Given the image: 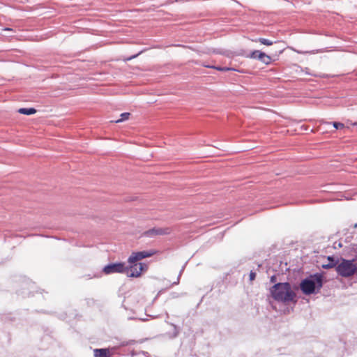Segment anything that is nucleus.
Listing matches in <instances>:
<instances>
[{
    "mask_svg": "<svg viewBox=\"0 0 357 357\" xmlns=\"http://www.w3.org/2000/svg\"><path fill=\"white\" fill-rule=\"evenodd\" d=\"M328 262L327 264H324L321 265V267L324 269H330L332 268H335L338 265L340 259L338 258H335L333 256H328L327 258Z\"/></svg>",
    "mask_w": 357,
    "mask_h": 357,
    "instance_id": "nucleus-8",
    "label": "nucleus"
},
{
    "mask_svg": "<svg viewBox=\"0 0 357 357\" xmlns=\"http://www.w3.org/2000/svg\"><path fill=\"white\" fill-rule=\"evenodd\" d=\"M172 326H174V335H173V337H176V336L178 335V331L177 330V328H176V325H174V324H172Z\"/></svg>",
    "mask_w": 357,
    "mask_h": 357,
    "instance_id": "nucleus-18",
    "label": "nucleus"
},
{
    "mask_svg": "<svg viewBox=\"0 0 357 357\" xmlns=\"http://www.w3.org/2000/svg\"><path fill=\"white\" fill-rule=\"evenodd\" d=\"M5 30H6V31H12V29H10V28H7V29H6Z\"/></svg>",
    "mask_w": 357,
    "mask_h": 357,
    "instance_id": "nucleus-23",
    "label": "nucleus"
},
{
    "mask_svg": "<svg viewBox=\"0 0 357 357\" xmlns=\"http://www.w3.org/2000/svg\"><path fill=\"white\" fill-rule=\"evenodd\" d=\"M137 56V54L134 55V56H130V58H128V60H130V59H134V58H135Z\"/></svg>",
    "mask_w": 357,
    "mask_h": 357,
    "instance_id": "nucleus-22",
    "label": "nucleus"
},
{
    "mask_svg": "<svg viewBox=\"0 0 357 357\" xmlns=\"http://www.w3.org/2000/svg\"><path fill=\"white\" fill-rule=\"evenodd\" d=\"M130 114L129 112H124L121 114V119L114 121L115 123H121L128 119Z\"/></svg>",
    "mask_w": 357,
    "mask_h": 357,
    "instance_id": "nucleus-13",
    "label": "nucleus"
},
{
    "mask_svg": "<svg viewBox=\"0 0 357 357\" xmlns=\"http://www.w3.org/2000/svg\"><path fill=\"white\" fill-rule=\"evenodd\" d=\"M183 268H184V267H183V268H182V269L181 270L180 273H179L178 277V279H177V281H176V282H174L173 283V284H178V282H179V278H180V276H181V273H182V272H183Z\"/></svg>",
    "mask_w": 357,
    "mask_h": 357,
    "instance_id": "nucleus-19",
    "label": "nucleus"
},
{
    "mask_svg": "<svg viewBox=\"0 0 357 357\" xmlns=\"http://www.w3.org/2000/svg\"><path fill=\"white\" fill-rule=\"evenodd\" d=\"M121 344H126V341L123 342Z\"/></svg>",
    "mask_w": 357,
    "mask_h": 357,
    "instance_id": "nucleus-27",
    "label": "nucleus"
},
{
    "mask_svg": "<svg viewBox=\"0 0 357 357\" xmlns=\"http://www.w3.org/2000/svg\"><path fill=\"white\" fill-rule=\"evenodd\" d=\"M206 67L207 68H215L219 71H222L223 70V68L222 67H216V66H206Z\"/></svg>",
    "mask_w": 357,
    "mask_h": 357,
    "instance_id": "nucleus-15",
    "label": "nucleus"
},
{
    "mask_svg": "<svg viewBox=\"0 0 357 357\" xmlns=\"http://www.w3.org/2000/svg\"><path fill=\"white\" fill-rule=\"evenodd\" d=\"M256 278V273L254 272L253 271H251L250 272V275H249V278H250V281H253Z\"/></svg>",
    "mask_w": 357,
    "mask_h": 357,
    "instance_id": "nucleus-14",
    "label": "nucleus"
},
{
    "mask_svg": "<svg viewBox=\"0 0 357 357\" xmlns=\"http://www.w3.org/2000/svg\"><path fill=\"white\" fill-rule=\"evenodd\" d=\"M324 284V278L323 274L316 273L310 274L304 279L301 280L299 284V287H295V289H300L304 295L310 296L319 293Z\"/></svg>",
    "mask_w": 357,
    "mask_h": 357,
    "instance_id": "nucleus-2",
    "label": "nucleus"
},
{
    "mask_svg": "<svg viewBox=\"0 0 357 357\" xmlns=\"http://www.w3.org/2000/svg\"><path fill=\"white\" fill-rule=\"evenodd\" d=\"M94 357H111L109 349H95L93 350Z\"/></svg>",
    "mask_w": 357,
    "mask_h": 357,
    "instance_id": "nucleus-9",
    "label": "nucleus"
},
{
    "mask_svg": "<svg viewBox=\"0 0 357 357\" xmlns=\"http://www.w3.org/2000/svg\"><path fill=\"white\" fill-rule=\"evenodd\" d=\"M321 124H326V125L332 124L333 128L336 130H342V129L344 128V125L342 123L337 122V121H333L331 123V122H327V121H322Z\"/></svg>",
    "mask_w": 357,
    "mask_h": 357,
    "instance_id": "nucleus-11",
    "label": "nucleus"
},
{
    "mask_svg": "<svg viewBox=\"0 0 357 357\" xmlns=\"http://www.w3.org/2000/svg\"><path fill=\"white\" fill-rule=\"evenodd\" d=\"M125 269H126V264L123 262H116V263H111L107 265H106L103 269L102 271L106 275H109L112 273H125Z\"/></svg>",
    "mask_w": 357,
    "mask_h": 357,
    "instance_id": "nucleus-4",
    "label": "nucleus"
},
{
    "mask_svg": "<svg viewBox=\"0 0 357 357\" xmlns=\"http://www.w3.org/2000/svg\"><path fill=\"white\" fill-rule=\"evenodd\" d=\"M148 269V265L145 263H132L126 265L125 274L130 278H138L142 273Z\"/></svg>",
    "mask_w": 357,
    "mask_h": 357,
    "instance_id": "nucleus-3",
    "label": "nucleus"
},
{
    "mask_svg": "<svg viewBox=\"0 0 357 357\" xmlns=\"http://www.w3.org/2000/svg\"><path fill=\"white\" fill-rule=\"evenodd\" d=\"M256 41H259L261 44L267 46L272 45L274 43L272 40L264 38H259Z\"/></svg>",
    "mask_w": 357,
    "mask_h": 357,
    "instance_id": "nucleus-12",
    "label": "nucleus"
},
{
    "mask_svg": "<svg viewBox=\"0 0 357 357\" xmlns=\"http://www.w3.org/2000/svg\"><path fill=\"white\" fill-rule=\"evenodd\" d=\"M136 342L135 340H129V341H126V344H121V346H128V345H130V344H135Z\"/></svg>",
    "mask_w": 357,
    "mask_h": 357,
    "instance_id": "nucleus-17",
    "label": "nucleus"
},
{
    "mask_svg": "<svg viewBox=\"0 0 357 357\" xmlns=\"http://www.w3.org/2000/svg\"><path fill=\"white\" fill-rule=\"evenodd\" d=\"M142 354H143L145 357H149V353L144 351H142L140 352Z\"/></svg>",
    "mask_w": 357,
    "mask_h": 357,
    "instance_id": "nucleus-20",
    "label": "nucleus"
},
{
    "mask_svg": "<svg viewBox=\"0 0 357 357\" xmlns=\"http://www.w3.org/2000/svg\"><path fill=\"white\" fill-rule=\"evenodd\" d=\"M271 297L278 303H289L297 302L296 294L289 282H278L270 289Z\"/></svg>",
    "mask_w": 357,
    "mask_h": 357,
    "instance_id": "nucleus-1",
    "label": "nucleus"
},
{
    "mask_svg": "<svg viewBox=\"0 0 357 357\" xmlns=\"http://www.w3.org/2000/svg\"><path fill=\"white\" fill-rule=\"evenodd\" d=\"M248 57L254 59H257L266 65L270 64L271 63V56L259 50L252 51L248 56Z\"/></svg>",
    "mask_w": 357,
    "mask_h": 357,
    "instance_id": "nucleus-6",
    "label": "nucleus"
},
{
    "mask_svg": "<svg viewBox=\"0 0 357 357\" xmlns=\"http://www.w3.org/2000/svg\"><path fill=\"white\" fill-rule=\"evenodd\" d=\"M276 281H277V277H276V275H272V276L271 277V278H270V282H271V283H275H275H276Z\"/></svg>",
    "mask_w": 357,
    "mask_h": 357,
    "instance_id": "nucleus-16",
    "label": "nucleus"
},
{
    "mask_svg": "<svg viewBox=\"0 0 357 357\" xmlns=\"http://www.w3.org/2000/svg\"><path fill=\"white\" fill-rule=\"evenodd\" d=\"M155 253V251L153 250H144L132 252V255L128 257V264H132L135 262L139 263V261L146 257H150L153 256Z\"/></svg>",
    "mask_w": 357,
    "mask_h": 357,
    "instance_id": "nucleus-5",
    "label": "nucleus"
},
{
    "mask_svg": "<svg viewBox=\"0 0 357 357\" xmlns=\"http://www.w3.org/2000/svg\"><path fill=\"white\" fill-rule=\"evenodd\" d=\"M353 125L357 126V122L354 123Z\"/></svg>",
    "mask_w": 357,
    "mask_h": 357,
    "instance_id": "nucleus-25",
    "label": "nucleus"
},
{
    "mask_svg": "<svg viewBox=\"0 0 357 357\" xmlns=\"http://www.w3.org/2000/svg\"><path fill=\"white\" fill-rule=\"evenodd\" d=\"M135 354H135L134 351H132V352L131 353V355H132V356H135Z\"/></svg>",
    "mask_w": 357,
    "mask_h": 357,
    "instance_id": "nucleus-24",
    "label": "nucleus"
},
{
    "mask_svg": "<svg viewBox=\"0 0 357 357\" xmlns=\"http://www.w3.org/2000/svg\"><path fill=\"white\" fill-rule=\"evenodd\" d=\"M171 233V229L169 227L165 228H152L144 231V235L147 237H153L154 236H163L167 235Z\"/></svg>",
    "mask_w": 357,
    "mask_h": 357,
    "instance_id": "nucleus-7",
    "label": "nucleus"
},
{
    "mask_svg": "<svg viewBox=\"0 0 357 357\" xmlns=\"http://www.w3.org/2000/svg\"><path fill=\"white\" fill-rule=\"evenodd\" d=\"M18 112L24 115H31L36 112V109L33 107L29 108H20L18 109Z\"/></svg>",
    "mask_w": 357,
    "mask_h": 357,
    "instance_id": "nucleus-10",
    "label": "nucleus"
},
{
    "mask_svg": "<svg viewBox=\"0 0 357 357\" xmlns=\"http://www.w3.org/2000/svg\"><path fill=\"white\" fill-rule=\"evenodd\" d=\"M222 68H223L222 71H228V70H231V68H227V67H222Z\"/></svg>",
    "mask_w": 357,
    "mask_h": 357,
    "instance_id": "nucleus-21",
    "label": "nucleus"
},
{
    "mask_svg": "<svg viewBox=\"0 0 357 357\" xmlns=\"http://www.w3.org/2000/svg\"><path fill=\"white\" fill-rule=\"evenodd\" d=\"M354 228H356V227H357V224H355V225H354Z\"/></svg>",
    "mask_w": 357,
    "mask_h": 357,
    "instance_id": "nucleus-26",
    "label": "nucleus"
}]
</instances>
